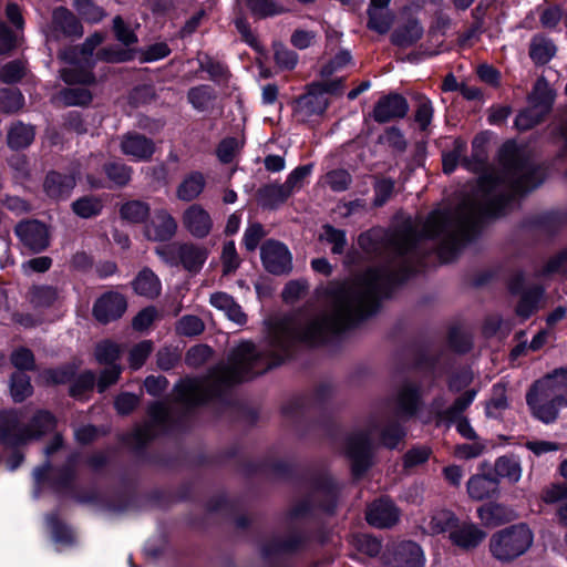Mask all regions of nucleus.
<instances>
[{
  "mask_svg": "<svg viewBox=\"0 0 567 567\" xmlns=\"http://www.w3.org/2000/svg\"><path fill=\"white\" fill-rule=\"evenodd\" d=\"M529 165L508 164L506 176L496 172L484 174L471 196L456 208L434 209L419 225L406 221L392 234V287L416 271L421 254L436 249L442 261H451L486 217L504 213L516 196L535 188Z\"/></svg>",
  "mask_w": 567,
  "mask_h": 567,
  "instance_id": "nucleus-1",
  "label": "nucleus"
},
{
  "mask_svg": "<svg viewBox=\"0 0 567 567\" xmlns=\"http://www.w3.org/2000/svg\"><path fill=\"white\" fill-rule=\"evenodd\" d=\"M358 246L371 259H382L381 267H368L351 281L332 280L323 295L333 301L331 316L309 321L296 339L311 349L341 343L347 336L374 318L382 301L390 298V227L362 231Z\"/></svg>",
  "mask_w": 567,
  "mask_h": 567,
  "instance_id": "nucleus-2",
  "label": "nucleus"
},
{
  "mask_svg": "<svg viewBox=\"0 0 567 567\" xmlns=\"http://www.w3.org/2000/svg\"><path fill=\"white\" fill-rule=\"evenodd\" d=\"M300 330L284 328L269 338V349L258 350L254 342L243 341L229 357V367L202 393L190 401L192 408L206 406L213 401L230 405L228 389L234 384L255 379L296 358V333Z\"/></svg>",
  "mask_w": 567,
  "mask_h": 567,
  "instance_id": "nucleus-3",
  "label": "nucleus"
},
{
  "mask_svg": "<svg viewBox=\"0 0 567 567\" xmlns=\"http://www.w3.org/2000/svg\"><path fill=\"white\" fill-rule=\"evenodd\" d=\"M526 402L536 419L546 424L555 422L560 410L567 408V367L534 382Z\"/></svg>",
  "mask_w": 567,
  "mask_h": 567,
  "instance_id": "nucleus-4",
  "label": "nucleus"
},
{
  "mask_svg": "<svg viewBox=\"0 0 567 567\" xmlns=\"http://www.w3.org/2000/svg\"><path fill=\"white\" fill-rule=\"evenodd\" d=\"M313 492L321 494V498L317 504L312 498L307 496L295 504L287 512V519L297 520L311 517L315 508L320 509L327 515H333L337 512L341 487L339 483L329 473H315L310 476L309 482Z\"/></svg>",
  "mask_w": 567,
  "mask_h": 567,
  "instance_id": "nucleus-5",
  "label": "nucleus"
},
{
  "mask_svg": "<svg viewBox=\"0 0 567 567\" xmlns=\"http://www.w3.org/2000/svg\"><path fill=\"white\" fill-rule=\"evenodd\" d=\"M534 535L525 524L504 528L489 539V550L499 561H511L523 555L533 544Z\"/></svg>",
  "mask_w": 567,
  "mask_h": 567,
  "instance_id": "nucleus-6",
  "label": "nucleus"
},
{
  "mask_svg": "<svg viewBox=\"0 0 567 567\" xmlns=\"http://www.w3.org/2000/svg\"><path fill=\"white\" fill-rule=\"evenodd\" d=\"M237 465L240 473L246 478L271 473L278 478L290 481L296 484H306L310 480V477H308V468L301 471L297 464L288 463L282 460H238Z\"/></svg>",
  "mask_w": 567,
  "mask_h": 567,
  "instance_id": "nucleus-7",
  "label": "nucleus"
},
{
  "mask_svg": "<svg viewBox=\"0 0 567 567\" xmlns=\"http://www.w3.org/2000/svg\"><path fill=\"white\" fill-rule=\"evenodd\" d=\"M554 95L545 79H539L529 95V106L520 112L515 121L518 130L526 131L538 124L550 111Z\"/></svg>",
  "mask_w": 567,
  "mask_h": 567,
  "instance_id": "nucleus-8",
  "label": "nucleus"
},
{
  "mask_svg": "<svg viewBox=\"0 0 567 567\" xmlns=\"http://www.w3.org/2000/svg\"><path fill=\"white\" fill-rule=\"evenodd\" d=\"M344 454L351 462L353 480L362 478L372 466V440L367 431H359L347 436Z\"/></svg>",
  "mask_w": 567,
  "mask_h": 567,
  "instance_id": "nucleus-9",
  "label": "nucleus"
},
{
  "mask_svg": "<svg viewBox=\"0 0 567 567\" xmlns=\"http://www.w3.org/2000/svg\"><path fill=\"white\" fill-rule=\"evenodd\" d=\"M22 246L32 254L47 250L51 243L49 226L35 218H25L18 221L13 228Z\"/></svg>",
  "mask_w": 567,
  "mask_h": 567,
  "instance_id": "nucleus-10",
  "label": "nucleus"
},
{
  "mask_svg": "<svg viewBox=\"0 0 567 567\" xmlns=\"http://www.w3.org/2000/svg\"><path fill=\"white\" fill-rule=\"evenodd\" d=\"M264 269L274 276H287L292 271V254L288 246L277 239H267L260 246Z\"/></svg>",
  "mask_w": 567,
  "mask_h": 567,
  "instance_id": "nucleus-11",
  "label": "nucleus"
},
{
  "mask_svg": "<svg viewBox=\"0 0 567 567\" xmlns=\"http://www.w3.org/2000/svg\"><path fill=\"white\" fill-rule=\"evenodd\" d=\"M310 543L311 534L308 530L292 528L285 537H277L264 544L260 554L264 559L281 555H296L306 550Z\"/></svg>",
  "mask_w": 567,
  "mask_h": 567,
  "instance_id": "nucleus-12",
  "label": "nucleus"
},
{
  "mask_svg": "<svg viewBox=\"0 0 567 567\" xmlns=\"http://www.w3.org/2000/svg\"><path fill=\"white\" fill-rule=\"evenodd\" d=\"M423 404L421 388L412 381L399 384L392 394V415L401 420L413 417Z\"/></svg>",
  "mask_w": 567,
  "mask_h": 567,
  "instance_id": "nucleus-13",
  "label": "nucleus"
},
{
  "mask_svg": "<svg viewBox=\"0 0 567 567\" xmlns=\"http://www.w3.org/2000/svg\"><path fill=\"white\" fill-rule=\"evenodd\" d=\"M76 186V175L73 172L49 169L42 181L43 194L54 203L66 202Z\"/></svg>",
  "mask_w": 567,
  "mask_h": 567,
  "instance_id": "nucleus-14",
  "label": "nucleus"
},
{
  "mask_svg": "<svg viewBox=\"0 0 567 567\" xmlns=\"http://www.w3.org/2000/svg\"><path fill=\"white\" fill-rule=\"evenodd\" d=\"M127 309V300L117 291L102 293L93 303L92 315L101 324H109L123 317Z\"/></svg>",
  "mask_w": 567,
  "mask_h": 567,
  "instance_id": "nucleus-15",
  "label": "nucleus"
},
{
  "mask_svg": "<svg viewBox=\"0 0 567 567\" xmlns=\"http://www.w3.org/2000/svg\"><path fill=\"white\" fill-rule=\"evenodd\" d=\"M51 32L54 39H80L83 37L84 28L81 20L66 7H56L52 11Z\"/></svg>",
  "mask_w": 567,
  "mask_h": 567,
  "instance_id": "nucleus-16",
  "label": "nucleus"
},
{
  "mask_svg": "<svg viewBox=\"0 0 567 567\" xmlns=\"http://www.w3.org/2000/svg\"><path fill=\"white\" fill-rule=\"evenodd\" d=\"M182 223L184 228L197 239L206 238L214 226L210 214L199 204H192L184 210Z\"/></svg>",
  "mask_w": 567,
  "mask_h": 567,
  "instance_id": "nucleus-17",
  "label": "nucleus"
},
{
  "mask_svg": "<svg viewBox=\"0 0 567 567\" xmlns=\"http://www.w3.org/2000/svg\"><path fill=\"white\" fill-rule=\"evenodd\" d=\"M310 405V399L306 394H300L281 406V414L291 420L296 431L300 436H306L313 425V421L307 417Z\"/></svg>",
  "mask_w": 567,
  "mask_h": 567,
  "instance_id": "nucleus-18",
  "label": "nucleus"
},
{
  "mask_svg": "<svg viewBox=\"0 0 567 567\" xmlns=\"http://www.w3.org/2000/svg\"><path fill=\"white\" fill-rule=\"evenodd\" d=\"M121 152L136 162H146L155 153V143L144 134L128 132L122 138Z\"/></svg>",
  "mask_w": 567,
  "mask_h": 567,
  "instance_id": "nucleus-19",
  "label": "nucleus"
},
{
  "mask_svg": "<svg viewBox=\"0 0 567 567\" xmlns=\"http://www.w3.org/2000/svg\"><path fill=\"white\" fill-rule=\"evenodd\" d=\"M486 537V533L472 522H460L453 526L449 534L451 543L462 549L468 550L477 547Z\"/></svg>",
  "mask_w": 567,
  "mask_h": 567,
  "instance_id": "nucleus-20",
  "label": "nucleus"
},
{
  "mask_svg": "<svg viewBox=\"0 0 567 567\" xmlns=\"http://www.w3.org/2000/svg\"><path fill=\"white\" fill-rule=\"evenodd\" d=\"M0 444L7 447H20L25 444L24 426L20 425L13 412L0 413Z\"/></svg>",
  "mask_w": 567,
  "mask_h": 567,
  "instance_id": "nucleus-21",
  "label": "nucleus"
},
{
  "mask_svg": "<svg viewBox=\"0 0 567 567\" xmlns=\"http://www.w3.org/2000/svg\"><path fill=\"white\" fill-rule=\"evenodd\" d=\"M425 555L420 545L406 540L398 544L392 553V567H424Z\"/></svg>",
  "mask_w": 567,
  "mask_h": 567,
  "instance_id": "nucleus-22",
  "label": "nucleus"
},
{
  "mask_svg": "<svg viewBox=\"0 0 567 567\" xmlns=\"http://www.w3.org/2000/svg\"><path fill=\"white\" fill-rule=\"evenodd\" d=\"M329 102L318 89L307 85V92L293 100V111L303 112L307 116L322 115L327 111Z\"/></svg>",
  "mask_w": 567,
  "mask_h": 567,
  "instance_id": "nucleus-23",
  "label": "nucleus"
},
{
  "mask_svg": "<svg viewBox=\"0 0 567 567\" xmlns=\"http://www.w3.org/2000/svg\"><path fill=\"white\" fill-rule=\"evenodd\" d=\"M209 250L205 246L187 241L182 243L179 247V266H182L189 274H198L207 258Z\"/></svg>",
  "mask_w": 567,
  "mask_h": 567,
  "instance_id": "nucleus-24",
  "label": "nucleus"
},
{
  "mask_svg": "<svg viewBox=\"0 0 567 567\" xmlns=\"http://www.w3.org/2000/svg\"><path fill=\"white\" fill-rule=\"evenodd\" d=\"M58 425L56 416L49 410H38L30 419L28 425L24 426L25 444L30 440H39Z\"/></svg>",
  "mask_w": 567,
  "mask_h": 567,
  "instance_id": "nucleus-25",
  "label": "nucleus"
},
{
  "mask_svg": "<svg viewBox=\"0 0 567 567\" xmlns=\"http://www.w3.org/2000/svg\"><path fill=\"white\" fill-rule=\"evenodd\" d=\"M390 0H370L367 28L378 34L390 32Z\"/></svg>",
  "mask_w": 567,
  "mask_h": 567,
  "instance_id": "nucleus-26",
  "label": "nucleus"
},
{
  "mask_svg": "<svg viewBox=\"0 0 567 567\" xmlns=\"http://www.w3.org/2000/svg\"><path fill=\"white\" fill-rule=\"evenodd\" d=\"M177 223L166 210H159L155 220L146 226V236L155 241H169L176 234Z\"/></svg>",
  "mask_w": 567,
  "mask_h": 567,
  "instance_id": "nucleus-27",
  "label": "nucleus"
},
{
  "mask_svg": "<svg viewBox=\"0 0 567 567\" xmlns=\"http://www.w3.org/2000/svg\"><path fill=\"white\" fill-rule=\"evenodd\" d=\"M457 523L455 514L446 508H436L425 517L421 524V528L425 534L437 535L451 532Z\"/></svg>",
  "mask_w": 567,
  "mask_h": 567,
  "instance_id": "nucleus-28",
  "label": "nucleus"
},
{
  "mask_svg": "<svg viewBox=\"0 0 567 567\" xmlns=\"http://www.w3.org/2000/svg\"><path fill=\"white\" fill-rule=\"evenodd\" d=\"M290 196V192L284 184L269 183L257 190V197L260 206L268 210L278 209L289 199Z\"/></svg>",
  "mask_w": 567,
  "mask_h": 567,
  "instance_id": "nucleus-29",
  "label": "nucleus"
},
{
  "mask_svg": "<svg viewBox=\"0 0 567 567\" xmlns=\"http://www.w3.org/2000/svg\"><path fill=\"white\" fill-rule=\"evenodd\" d=\"M132 288L136 295L154 300L161 295L162 284L157 275L145 267L133 279Z\"/></svg>",
  "mask_w": 567,
  "mask_h": 567,
  "instance_id": "nucleus-30",
  "label": "nucleus"
},
{
  "mask_svg": "<svg viewBox=\"0 0 567 567\" xmlns=\"http://www.w3.org/2000/svg\"><path fill=\"white\" fill-rule=\"evenodd\" d=\"M35 138L34 126L17 121L11 124L7 133V145L11 151L28 148Z\"/></svg>",
  "mask_w": 567,
  "mask_h": 567,
  "instance_id": "nucleus-31",
  "label": "nucleus"
},
{
  "mask_svg": "<svg viewBox=\"0 0 567 567\" xmlns=\"http://www.w3.org/2000/svg\"><path fill=\"white\" fill-rule=\"evenodd\" d=\"M466 487L472 499L483 501L497 493L498 480L497 477L476 474L468 480Z\"/></svg>",
  "mask_w": 567,
  "mask_h": 567,
  "instance_id": "nucleus-32",
  "label": "nucleus"
},
{
  "mask_svg": "<svg viewBox=\"0 0 567 567\" xmlns=\"http://www.w3.org/2000/svg\"><path fill=\"white\" fill-rule=\"evenodd\" d=\"M477 515L485 526L495 527L515 518V513L505 505L489 503L477 509Z\"/></svg>",
  "mask_w": 567,
  "mask_h": 567,
  "instance_id": "nucleus-33",
  "label": "nucleus"
},
{
  "mask_svg": "<svg viewBox=\"0 0 567 567\" xmlns=\"http://www.w3.org/2000/svg\"><path fill=\"white\" fill-rule=\"evenodd\" d=\"M244 2L255 20H265L288 12L280 0H244Z\"/></svg>",
  "mask_w": 567,
  "mask_h": 567,
  "instance_id": "nucleus-34",
  "label": "nucleus"
},
{
  "mask_svg": "<svg viewBox=\"0 0 567 567\" xmlns=\"http://www.w3.org/2000/svg\"><path fill=\"white\" fill-rule=\"evenodd\" d=\"M542 499L547 504H558L557 516L559 522L567 526V485L550 484L543 489ZM565 542L567 544V533Z\"/></svg>",
  "mask_w": 567,
  "mask_h": 567,
  "instance_id": "nucleus-35",
  "label": "nucleus"
},
{
  "mask_svg": "<svg viewBox=\"0 0 567 567\" xmlns=\"http://www.w3.org/2000/svg\"><path fill=\"white\" fill-rule=\"evenodd\" d=\"M197 61L199 71L207 72L209 79L217 84H227L231 73L228 66L220 61L215 60L208 53L198 52Z\"/></svg>",
  "mask_w": 567,
  "mask_h": 567,
  "instance_id": "nucleus-36",
  "label": "nucleus"
},
{
  "mask_svg": "<svg viewBox=\"0 0 567 567\" xmlns=\"http://www.w3.org/2000/svg\"><path fill=\"white\" fill-rule=\"evenodd\" d=\"M206 181L204 174L194 171L186 175L177 187V198L183 202L196 199L205 189Z\"/></svg>",
  "mask_w": 567,
  "mask_h": 567,
  "instance_id": "nucleus-37",
  "label": "nucleus"
},
{
  "mask_svg": "<svg viewBox=\"0 0 567 567\" xmlns=\"http://www.w3.org/2000/svg\"><path fill=\"white\" fill-rule=\"evenodd\" d=\"M122 220L128 224H144L151 215V207L140 199H131L123 203L118 209Z\"/></svg>",
  "mask_w": 567,
  "mask_h": 567,
  "instance_id": "nucleus-38",
  "label": "nucleus"
},
{
  "mask_svg": "<svg viewBox=\"0 0 567 567\" xmlns=\"http://www.w3.org/2000/svg\"><path fill=\"white\" fill-rule=\"evenodd\" d=\"M103 207V200L95 195H83L71 204L72 213L83 219H91L100 216Z\"/></svg>",
  "mask_w": 567,
  "mask_h": 567,
  "instance_id": "nucleus-39",
  "label": "nucleus"
},
{
  "mask_svg": "<svg viewBox=\"0 0 567 567\" xmlns=\"http://www.w3.org/2000/svg\"><path fill=\"white\" fill-rule=\"evenodd\" d=\"M92 70L93 68H89V63L84 62L73 68L61 69L60 78L69 85H94L96 83V76Z\"/></svg>",
  "mask_w": 567,
  "mask_h": 567,
  "instance_id": "nucleus-40",
  "label": "nucleus"
},
{
  "mask_svg": "<svg viewBox=\"0 0 567 567\" xmlns=\"http://www.w3.org/2000/svg\"><path fill=\"white\" fill-rule=\"evenodd\" d=\"M95 388V373L92 370H84L70 382L69 395L80 402L89 400L87 393Z\"/></svg>",
  "mask_w": 567,
  "mask_h": 567,
  "instance_id": "nucleus-41",
  "label": "nucleus"
},
{
  "mask_svg": "<svg viewBox=\"0 0 567 567\" xmlns=\"http://www.w3.org/2000/svg\"><path fill=\"white\" fill-rule=\"evenodd\" d=\"M423 34V29L414 19H410L403 24H398L392 34V44L399 47H410L414 44Z\"/></svg>",
  "mask_w": 567,
  "mask_h": 567,
  "instance_id": "nucleus-42",
  "label": "nucleus"
},
{
  "mask_svg": "<svg viewBox=\"0 0 567 567\" xmlns=\"http://www.w3.org/2000/svg\"><path fill=\"white\" fill-rule=\"evenodd\" d=\"M217 99L215 89L208 84L192 86L187 91V102L198 112H205Z\"/></svg>",
  "mask_w": 567,
  "mask_h": 567,
  "instance_id": "nucleus-43",
  "label": "nucleus"
},
{
  "mask_svg": "<svg viewBox=\"0 0 567 567\" xmlns=\"http://www.w3.org/2000/svg\"><path fill=\"white\" fill-rule=\"evenodd\" d=\"M156 439L150 425L137 427L128 435V444H131L134 456L141 461L147 453L150 444Z\"/></svg>",
  "mask_w": 567,
  "mask_h": 567,
  "instance_id": "nucleus-44",
  "label": "nucleus"
},
{
  "mask_svg": "<svg viewBox=\"0 0 567 567\" xmlns=\"http://www.w3.org/2000/svg\"><path fill=\"white\" fill-rule=\"evenodd\" d=\"M350 543L355 550L369 557H377L382 549L381 537L368 533L353 534Z\"/></svg>",
  "mask_w": 567,
  "mask_h": 567,
  "instance_id": "nucleus-45",
  "label": "nucleus"
},
{
  "mask_svg": "<svg viewBox=\"0 0 567 567\" xmlns=\"http://www.w3.org/2000/svg\"><path fill=\"white\" fill-rule=\"evenodd\" d=\"M102 168L107 179L112 182V187L122 188L131 182L133 169L122 162H106Z\"/></svg>",
  "mask_w": 567,
  "mask_h": 567,
  "instance_id": "nucleus-46",
  "label": "nucleus"
},
{
  "mask_svg": "<svg viewBox=\"0 0 567 567\" xmlns=\"http://www.w3.org/2000/svg\"><path fill=\"white\" fill-rule=\"evenodd\" d=\"M369 525L378 528L390 527V498L385 495L379 504L370 506L365 514Z\"/></svg>",
  "mask_w": 567,
  "mask_h": 567,
  "instance_id": "nucleus-47",
  "label": "nucleus"
},
{
  "mask_svg": "<svg viewBox=\"0 0 567 567\" xmlns=\"http://www.w3.org/2000/svg\"><path fill=\"white\" fill-rule=\"evenodd\" d=\"M103 507L113 513H124L128 509L140 508L138 495L135 489L118 492L114 499L103 501Z\"/></svg>",
  "mask_w": 567,
  "mask_h": 567,
  "instance_id": "nucleus-48",
  "label": "nucleus"
},
{
  "mask_svg": "<svg viewBox=\"0 0 567 567\" xmlns=\"http://www.w3.org/2000/svg\"><path fill=\"white\" fill-rule=\"evenodd\" d=\"M319 240L330 244L333 255L344 254L348 245L346 230L337 228L331 224L322 226V234L319 235Z\"/></svg>",
  "mask_w": 567,
  "mask_h": 567,
  "instance_id": "nucleus-49",
  "label": "nucleus"
},
{
  "mask_svg": "<svg viewBox=\"0 0 567 567\" xmlns=\"http://www.w3.org/2000/svg\"><path fill=\"white\" fill-rule=\"evenodd\" d=\"M136 51V49H132L130 47L120 48L115 45H109L101 48L96 52V59L99 61L111 64L125 63L134 60Z\"/></svg>",
  "mask_w": 567,
  "mask_h": 567,
  "instance_id": "nucleus-50",
  "label": "nucleus"
},
{
  "mask_svg": "<svg viewBox=\"0 0 567 567\" xmlns=\"http://www.w3.org/2000/svg\"><path fill=\"white\" fill-rule=\"evenodd\" d=\"M72 6L80 18L90 24L100 23L106 17L104 8L93 0H73Z\"/></svg>",
  "mask_w": 567,
  "mask_h": 567,
  "instance_id": "nucleus-51",
  "label": "nucleus"
},
{
  "mask_svg": "<svg viewBox=\"0 0 567 567\" xmlns=\"http://www.w3.org/2000/svg\"><path fill=\"white\" fill-rule=\"evenodd\" d=\"M476 395L475 390L466 391L464 394H462L460 398L455 400L452 406L446 409L445 411H441V404L437 401H434V408L437 411L439 415L443 420L447 421H454L457 420L461 414L471 405L474 398Z\"/></svg>",
  "mask_w": 567,
  "mask_h": 567,
  "instance_id": "nucleus-52",
  "label": "nucleus"
},
{
  "mask_svg": "<svg viewBox=\"0 0 567 567\" xmlns=\"http://www.w3.org/2000/svg\"><path fill=\"white\" fill-rule=\"evenodd\" d=\"M495 474L509 483H517L522 477V466L518 460L511 456L498 457L495 462Z\"/></svg>",
  "mask_w": 567,
  "mask_h": 567,
  "instance_id": "nucleus-53",
  "label": "nucleus"
},
{
  "mask_svg": "<svg viewBox=\"0 0 567 567\" xmlns=\"http://www.w3.org/2000/svg\"><path fill=\"white\" fill-rule=\"evenodd\" d=\"M76 371V364L65 363L60 367L45 369L43 378L50 385H62L70 383L75 378Z\"/></svg>",
  "mask_w": 567,
  "mask_h": 567,
  "instance_id": "nucleus-54",
  "label": "nucleus"
},
{
  "mask_svg": "<svg viewBox=\"0 0 567 567\" xmlns=\"http://www.w3.org/2000/svg\"><path fill=\"white\" fill-rule=\"evenodd\" d=\"M76 462L78 454L72 453L68 456L65 464L58 470V474L52 481V485L56 491L69 489L73 486Z\"/></svg>",
  "mask_w": 567,
  "mask_h": 567,
  "instance_id": "nucleus-55",
  "label": "nucleus"
},
{
  "mask_svg": "<svg viewBox=\"0 0 567 567\" xmlns=\"http://www.w3.org/2000/svg\"><path fill=\"white\" fill-rule=\"evenodd\" d=\"M543 295L544 290L540 287L525 291L517 305L516 313L523 319L529 318L538 309Z\"/></svg>",
  "mask_w": 567,
  "mask_h": 567,
  "instance_id": "nucleus-56",
  "label": "nucleus"
},
{
  "mask_svg": "<svg viewBox=\"0 0 567 567\" xmlns=\"http://www.w3.org/2000/svg\"><path fill=\"white\" fill-rule=\"evenodd\" d=\"M10 392L16 403H21L33 394V386L28 374L13 372L10 377Z\"/></svg>",
  "mask_w": 567,
  "mask_h": 567,
  "instance_id": "nucleus-57",
  "label": "nucleus"
},
{
  "mask_svg": "<svg viewBox=\"0 0 567 567\" xmlns=\"http://www.w3.org/2000/svg\"><path fill=\"white\" fill-rule=\"evenodd\" d=\"M141 462L167 470H175L182 465V458L178 453L164 451H148Z\"/></svg>",
  "mask_w": 567,
  "mask_h": 567,
  "instance_id": "nucleus-58",
  "label": "nucleus"
},
{
  "mask_svg": "<svg viewBox=\"0 0 567 567\" xmlns=\"http://www.w3.org/2000/svg\"><path fill=\"white\" fill-rule=\"evenodd\" d=\"M94 357L100 364L113 367V364H118L121 348L116 342L105 339L95 346Z\"/></svg>",
  "mask_w": 567,
  "mask_h": 567,
  "instance_id": "nucleus-59",
  "label": "nucleus"
},
{
  "mask_svg": "<svg viewBox=\"0 0 567 567\" xmlns=\"http://www.w3.org/2000/svg\"><path fill=\"white\" fill-rule=\"evenodd\" d=\"M555 45L543 37H534L530 42L529 55L535 63L545 64L555 54Z\"/></svg>",
  "mask_w": 567,
  "mask_h": 567,
  "instance_id": "nucleus-60",
  "label": "nucleus"
},
{
  "mask_svg": "<svg viewBox=\"0 0 567 567\" xmlns=\"http://www.w3.org/2000/svg\"><path fill=\"white\" fill-rule=\"evenodd\" d=\"M61 100L66 106H89L93 101V94L85 87H65L60 92Z\"/></svg>",
  "mask_w": 567,
  "mask_h": 567,
  "instance_id": "nucleus-61",
  "label": "nucleus"
},
{
  "mask_svg": "<svg viewBox=\"0 0 567 567\" xmlns=\"http://www.w3.org/2000/svg\"><path fill=\"white\" fill-rule=\"evenodd\" d=\"M154 350V343L152 340H142L136 343L128 352V367L133 371L140 370L148 357L152 354Z\"/></svg>",
  "mask_w": 567,
  "mask_h": 567,
  "instance_id": "nucleus-62",
  "label": "nucleus"
},
{
  "mask_svg": "<svg viewBox=\"0 0 567 567\" xmlns=\"http://www.w3.org/2000/svg\"><path fill=\"white\" fill-rule=\"evenodd\" d=\"M24 105V96L19 89L0 91V111L7 114L19 112Z\"/></svg>",
  "mask_w": 567,
  "mask_h": 567,
  "instance_id": "nucleus-63",
  "label": "nucleus"
},
{
  "mask_svg": "<svg viewBox=\"0 0 567 567\" xmlns=\"http://www.w3.org/2000/svg\"><path fill=\"white\" fill-rule=\"evenodd\" d=\"M10 362L18 370L17 372L25 373L37 369L34 353L27 347L14 349L10 355Z\"/></svg>",
  "mask_w": 567,
  "mask_h": 567,
  "instance_id": "nucleus-64",
  "label": "nucleus"
}]
</instances>
